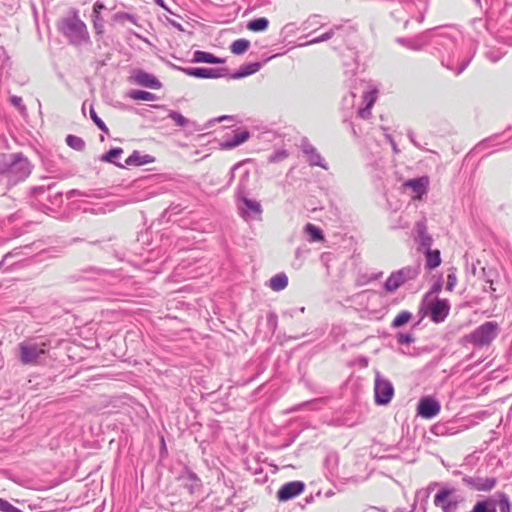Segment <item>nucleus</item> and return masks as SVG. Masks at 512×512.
I'll return each instance as SVG.
<instances>
[{
  "label": "nucleus",
  "mask_w": 512,
  "mask_h": 512,
  "mask_svg": "<svg viewBox=\"0 0 512 512\" xmlns=\"http://www.w3.org/2000/svg\"><path fill=\"white\" fill-rule=\"evenodd\" d=\"M50 348V341H37L27 339L18 344V356L21 364L36 366L47 355Z\"/></svg>",
  "instance_id": "1"
},
{
  "label": "nucleus",
  "mask_w": 512,
  "mask_h": 512,
  "mask_svg": "<svg viewBox=\"0 0 512 512\" xmlns=\"http://www.w3.org/2000/svg\"><path fill=\"white\" fill-rule=\"evenodd\" d=\"M499 325L495 321H488L477 327L466 336L468 342L476 346L489 345L498 335Z\"/></svg>",
  "instance_id": "2"
},
{
  "label": "nucleus",
  "mask_w": 512,
  "mask_h": 512,
  "mask_svg": "<svg viewBox=\"0 0 512 512\" xmlns=\"http://www.w3.org/2000/svg\"><path fill=\"white\" fill-rule=\"evenodd\" d=\"M416 275L417 271L415 269L410 267L402 268L390 274L385 282L384 288L387 292H394L405 282L415 278Z\"/></svg>",
  "instance_id": "3"
},
{
  "label": "nucleus",
  "mask_w": 512,
  "mask_h": 512,
  "mask_svg": "<svg viewBox=\"0 0 512 512\" xmlns=\"http://www.w3.org/2000/svg\"><path fill=\"white\" fill-rule=\"evenodd\" d=\"M375 402L379 405L388 404L393 395L394 388L390 381L383 379L377 374L374 385Z\"/></svg>",
  "instance_id": "4"
},
{
  "label": "nucleus",
  "mask_w": 512,
  "mask_h": 512,
  "mask_svg": "<svg viewBox=\"0 0 512 512\" xmlns=\"http://www.w3.org/2000/svg\"><path fill=\"white\" fill-rule=\"evenodd\" d=\"M130 79L133 83L143 87L151 89H160L162 87L161 82L154 75L143 70H136Z\"/></svg>",
  "instance_id": "5"
},
{
  "label": "nucleus",
  "mask_w": 512,
  "mask_h": 512,
  "mask_svg": "<svg viewBox=\"0 0 512 512\" xmlns=\"http://www.w3.org/2000/svg\"><path fill=\"white\" fill-rule=\"evenodd\" d=\"M431 320L440 323L445 320L450 311V306L445 299H436L429 305Z\"/></svg>",
  "instance_id": "6"
},
{
  "label": "nucleus",
  "mask_w": 512,
  "mask_h": 512,
  "mask_svg": "<svg viewBox=\"0 0 512 512\" xmlns=\"http://www.w3.org/2000/svg\"><path fill=\"white\" fill-rule=\"evenodd\" d=\"M304 483L301 481H292L284 484L277 492V498L280 501L290 500L300 495L304 490Z\"/></svg>",
  "instance_id": "7"
},
{
  "label": "nucleus",
  "mask_w": 512,
  "mask_h": 512,
  "mask_svg": "<svg viewBox=\"0 0 512 512\" xmlns=\"http://www.w3.org/2000/svg\"><path fill=\"white\" fill-rule=\"evenodd\" d=\"M417 410L421 417L431 419L440 412V404L430 397H424L419 401Z\"/></svg>",
  "instance_id": "8"
},
{
  "label": "nucleus",
  "mask_w": 512,
  "mask_h": 512,
  "mask_svg": "<svg viewBox=\"0 0 512 512\" xmlns=\"http://www.w3.org/2000/svg\"><path fill=\"white\" fill-rule=\"evenodd\" d=\"M452 491L442 489L434 497V504L441 507L444 512H450L457 507V501L449 500Z\"/></svg>",
  "instance_id": "9"
},
{
  "label": "nucleus",
  "mask_w": 512,
  "mask_h": 512,
  "mask_svg": "<svg viewBox=\"0 0 512 512\" xmlns=\"http://www.w3.org/2000/svg\"><path fill=\"white\" fill-rule=\"evenodd\" d=\"M249 137L250 134L247 130L238 129L234 131V136L232 138L226 139L221 143V148L225 150L235 148L246 142Z\"/></svg>",
  "instance_id": "10"
},
{
  "label": "nucleus",
  "mask_w": 512,
  "mask_h": 512,
  "mask_svg": "<svg viewBox=\"0 0 512 512\" xmlns=\"http://www.w3.org/2000/svg\"><path fill=\"white\" fill-rule=\"evenodd\" d=\"M184 73L188 76H192L195 78H203V79H211V78H218L220 74L217 70L212 68H202V67H196V68H185L183 69Z\"/></svg>",
  "instance_id": "11"
},
{
  "label": "nucleus",
  "mask_w": 512,
  "mask_h": 512,
  "mask_svg": "<svg viewBox=\"0 0 512 512\" xmlns=\"http://www.w3.org/2000/svg\"><path fill=\"white\" fill-rule=\"evenodd\" d=\"M428 185V178L427 177H421L417 179H411L404 183L405 187H409L412 189V191L415 194L416 199H420L423 194L426 193Z\"/></svg>",
  "instance_id": "12"
},
{
  "label": "nucleus",
  "mask_w": 512,
  "mask_h": 512,
  "mask_svg": "<svg viewBox=\"0 0 512 512\" xmlns=\"http://www.w3.org/2000/svg\"><path fill=\"white\" fill-rule=\"evenodd\" d=\"M193 62L195 63H210L222 64L224 59L214 56L212 53L197 50L193 54Z\"/></svg>",
  "instance_id": "13"
},
{
  "label": "nucleus",
  "mask_w": 512,
  "mask_h": 512,
  "mask_svg": "<svg viewBox=\"0 0 512 512\" xmlns=\"http://www.w3.org/2000/svg\"><path fill=\"white\" fill-rule=\"evenodd\" d=\"M468 512H497L496 500L488 497L477 501Z\"/></svg>",
  "instance_id": "14"
},
{
  "label": "nucleus",
  "mask_w": 512,
  "mask_h": 512,
  "mask_svg": "<svg viewBox=\"0 0 512 512\" xmlns=\"http://www.w3.org/2000/svg\"><path fill=\"white\" fill-rule=\"evenodd\" d=\"M470 483L472 487L478 491H490L495 487L496 480L494 478H476L473 479Z\"/></svg>",
  "instance_id": "15"
},
{
  "label": "nucleus",
  "mask_w": 512,
  "mask_h": 512,
  "mask_svg": "<svg viewBox=\"0 0 512 512\" xmlns=\"http://www.w3.org/2000/svg\"><path fill=\"white\" fill-rule=\"evenodd\" d=\"M288 285V277L283 274H277L273 276L269 281V286L274 291H281Z\"/></svg>",
  "instance_id": "16"
},
{
  "label": "nucleus",
  "mask_w": 512,
  "mask_h": 512,
  "mask_svg": "<svg viewBox=\"0 0 512 512\" xmlns=\"http://www.w3.org/2000/svg\"><path fill=\"white\" fill-rule=\"evenodd\" d=\"M304 231L310 236L311 242H321L324 240L323 231L312 223L306 224Z\"/></svg>",
  "instance_id": "17"
},
{
  "label": "nucleus",
  "mask_w": 512,
  "mask_h": 512,
  "mask_svg": "<svg viewBox=\"0 0 512 512\" xmlns=\"http://www.w3.org/2000/svg\"><path fill=\"white\" fill-rule=\"evenodd\" d=\"M128 97L136 101H154L156 95L143 90H131L128 92Z\"/></svg>",
  "instance_id": "18"
},
{
  "label": "nucleus",
  "mask_w": 512,
  "mask_h": 512,
  "mask_svg": "<svg viewBox=\"0 0 512 512\" xmlns=\"http://www.w3.org/2000/svg\"><path fill=\"white\" fill-rule=\"evenodd\" d=\"M250 47V42L246 39H237L235 40L231 46L230 50L233 54L240 55L245 53Z\"/></svg>",
  "instance_id": "19"
},
{
  "label": "nucleus",
  "mask_w": 512,
  "mask_h": 512,
  "mask_svg": "<svg viewBox=\"0 0 512 512\" xmlns=\"http://www.w3.org/2000/svg\"><path fill=\"white\" fill-rule=\"evenodd\" d=\"M440 263L441 259L439 250H429L427 252V266L433 269L438 267Z\"/></svg>",
  "instance_id": "20"
},
{
  "label": "nucleus",
  "mask_w": 512,
  "mask_h": 512,
  "mask_svg": "<svg viewBox=\"0 0 512 512\" xmlns=\"http://www.w3.org/2000/svg\"><path fill=\"white\" fill-rule=\"evenodd\" d=\"M412 318V314L408 311L400 312L392 321V326L395 328L401 327L408 323Z\"/></svg>",
  "instance_id": "21"
},
{
  "label": "nucleus",
  "mask_w": 512,
  "mask_h": 512,
  "mask_svg": "<svg viewBox=\"0 0 512 512\" xmlns=\"http://www.w3.org/2000/svg\"><path fill=\"white\" fill-rule=\"evenodd\" d=\"M123 154L122 148H113L104 154L101 158L104 162L116 163V160Z\"/></svg>",
  "instance_id": "22"
},
{
  "label": "nucleus",
  "mask_w": 512,
  "mask_h": 512,
  "mask_svg": "<svg viewBox=\"0 0 512 512\" xmlns=\"http://www.w3.org/2000/svg\"><path fill=\"white\" fill-rule=\"evenodd\" d=\"M66 143L68 146L78 151L83 150L85 147V142L80 137L74 135H68Z\"/></svg>",
  "instance_id": "23"
},
{
  "label": "nucleus",
  "mask_w": 512,
  "mask_h": 512,
  "mask_svg": "<svg viewBox=\"0 0 512 512\" xmlns=\"http://www.w3.org/2000/svg\"><path fill=\"white\" fill-rule=\"evenodd\" d=\"M21 170L22 171V174L20 176L21 179L25 178L28 176L29 174V170H28V163L26 160H19V161H16L12 166H11V169H10V172H15L16 170Z\"/></svg>",
  "instance_id": "24"
},
{
  "label": "nucleus",
  "mask_w": 512,
  "mask_h": 512,
  "mask_svg": "<svg viewBox=\"0 0 512 512\" xmlns=\"http://www.w3.org/2000/svg\"><path fill=\"white\" fill-rule=\"evenodd\" d=\"M168 116L177 126L185 127L188 124V119L177 111H170Z\"/></svg>",
  "instance_id": "25"
},
{
  "label": "nucleus",
  "mask_w": 512,
  "mask_h": 512,
  "mask_svg": "<svg viewBox=\"0 0 512 512\" xmlns=\"http://www.w3.org/2000/svg\"><path fill=\"white\" fill-rule=\"evenodd\" d=\"M256 71V64H250L245 68H241L235 75L234 78H242L253 74Z\"/></svg>",
  "instance_id": "26"
},
{
  "label": "nucleus",
  "mask_w": 512,
  "mask_h": 512,
  "mask_svg": "<svg viewBox=\"0 0 512 512\" xmlns=\"http://www.w3.org/2000/svg\"><path fill=\"white\" fill-rule=\"evenodd\" d=\"M501 512H511V503L507 495L501 494L499 498Z\"/></svg>",
  "instance_id": "27"
},
{
  "label": "nucleus",
  "mask_w": 512,
  "mask_h": 512,
  "mask_svg": "<svg viewBox=\"0 0 512 512\" xmlns=\"http://www.w3.org/2000/svg\"><path fill=\"white\" fill-rule=\"evenodd\" d=\"M364 100L366 101V110H369L374 105L377 98V91H369L364 94Z\"/></svg>",
  "instance_id": "28"
},
{
  "label": "nucleus",
  "mask_w": 512,
  "mask_h": 512,
  "mask_svg": "<svg viewBox=\"0 0 512 512\" xmlns=\"http://www.w3.org/2000/svg\"><path fill=\"white\" fill-rule=\"evenodd\" d=\"M0 511L2 512H22L8 501L0 498Z\"/></svg>",
  "instance_id": "29"
},
{
  "label": "nucleus",
  "mask_w": 512,
  "mask_h": 512,
  "mask_svg": "<svg viewBox=\"0 0 512 512\" xmlns=\"http://www.w3.org/2000/svg\"><path fill=\"white\" fill-rule=\"evenodd\" d=\"M90 116L100 130L107 132L108 129L105 123L99 118L94 109H90Z\"/></svg>",
  "instance_id": "30"
},
{
  "label": "nucleus",
  "mask_w": 512,
  "mask_h": 512,
  "mask_svg": "<svg viewBox=\"0 0 512 512\" xmlns=\"http://www.w3.org/2000/svg\"><path fill=\"white\" fill-rule=\"evenodd\" d=\"M457 285V277L454 273H449L447 275V284H446V290L451 292Z\"/></svg>",
  "instance_id": "31"
},
{
  "label": "nucleus",
  "mask_w": 512,
  "mask_h": 512,
  "mask_svg": "<svg viewBox=\"0 0 512 512\" xmlns=\"http://www.w3.org/2000/svg\"><path fill=\"white\" fill-rule=\"evenodd\" d=\"M103 9H106V5L101 2V1H96L93 5V12L96 16L97 19H100V12L103 10Z\"/></svg>",
  "instance_id": "32"
},
{
  "label": "nucleus",
  "mask_w": 512,
  "mask_h": 512,
  "mask_svg": "<svg viewBox=\"0 0 512 512\" xmlns=\"http://www.w3.org/2000/svg\"><path fill=\"white\" fill-rule=\"evenodd\" d=\"M10 102H11V104L13 106H15L16 108H18L20 110H24L25 109V106L23 105V100L19 96H12L10 98Z\"/></svg>",
  "instance_id": "33"
},
{
  "label": "nucleus",
  "mask_w": 512,
  "mask_h": 512,
  "mask_svg": "<svg viewBox=\"0 0 512 512\" xmlns=\"http://www.w3.org/2000/svg\"><path fill=\"white\" fill-rule=\"evenodd\" d=\"M268 26V20L266 18H258V31H263Z\"/></svg>",
  "instance_id": "34"
},
{
  "label": "nucleus",
  "mask_w": 512,
  "mask_h": 512,
  "mask_svg": "<svg viewBox=\"0 0 512 512\" xmlns=\"http://www.w3.org/2000/svg\"><path fill=\"white\" fill-rule=\"evenodd\" d=\"M243 202L247 206L248 210H251L252 212L256 211V205L254 204L253 201H251L247 198H243Z\"/></svg>",
  "instance_id": "35"
},
{
  "label": "nucleus",
  "mask_w": 512,
  "mask_h": 512,
  "mask_svg": "<svg viewBox=\"0 0 512 512\" xmlns=\"http://www.w3.org/2000/svg\"><path fill=\"white\" fill-rule=\"evenodd\" d=\"M331 36H332V33L322 34L320 37L312 40L311 43H318V42H321V41L328 40L329 38H331Z\"/></svg>",
  "instance_id": "36"
},
{
  "label": "nucleus",
  "mask_w": 512,
  "mask_h": 512,
  "mask_svg": "<svg viewBox=\"0 0 512 512\" xmlns=\"http://www.w3.org/2000/svg\"><path fill=\"white\" fill-rule=\"evenodd\" d=\"M115 19H118V20H129L131 21L132 20V16L127 14V13H118L115 15Z\"/></svg>",
  "instance_id": "37"
},
{
  "label": "nucleus",
  "mask_w": 512,
  "mask_h": 512,
  "mask_svg": "<svg viewBox=\"0 0 512 512\" xmlns=\"http://www.w3.org/2000/svg\"><path fill=\"white\" fill-rule=\"evenodd\" d=\"M94 27L96 29H98L99 32L102 31L103 25H102V18L101 17H100V19H97L96 16L94 17Z\"/></svg>",
  "instance_id": "38"
},
{
  "label": "nucleus",
  "mask_w": 512,
  "mask_h": 512,
  "mask_svg": "<svg viewBox=\"0 0 512 512\" xmlns=\"http://www.w3.org/2000/svg\"><path fill=\"white\" fill-rule=\"evenodd\" d=\"M248 28L252 31H256V20H251L249 23H248Z\"/></svg>",
  "instance_id": "39"
},
{
  "label": "nucleus",
  "mask_w": 512,
  "mask_h": 512,
  "mask_svg": "<svg viewBox=\"0 0 512 512\" xmlns=\"http://www.w3.org/2000/svg\"><path fill=\"white\" fill-rule=\"evenodd\" d=\"M440 291H441V284H440V283H438V284H436V285H434V286H433V288H432V290H431V292H430V293H438V292H440Z\"/></svg>",
  "instance_id": "40"
},
{
  "label": "nucleus",
  "mask_w": 512,
  "mask_h": 512,
  "mask_svg": "<svg viewBox=\"0 0 512 512\" xmlns=\"http://www.w3.org/2000/svg\"><path fill=\"white\" fill-rule=\"evenodd\" d=\"M241 210H242V215H243V217H244L246 220H248V219H249V216H250V214H249L248 210H245V209H243V208H241Z\"/></svg>",
  "instance_id": "41"
},
{
  "label": "nucleus",
  "mask_w": 512,
  "mask_h": 512,
  "mask_svg": "<svg viewBox=\"0 0 512 512\" xmlns=\"http://www.w3.org/2000/svg\"><path fill=\"white\" fill-rule=\"evenodd\" d=\"M226 119H232V117H231V116H221V117H219V118L217 119V121H218V122H222V121H224V120H226Z\"/></svg>",
  "instance_id": "42"
},
{
  "label": "nucleus",
  "mask_w": 512,
  "mask_h": 512,
  "mask_svg": "<svg viewBox=\"0 0 512 512\" xmlns=\"http://www.w3.org/2000/svg\"><path fill=\"white\" fill-rule=\"evenodd\" d=\"M76 26H78L80 29L85 28V24L83 22H81V21H78Z\"/></svg>",
  "instance_id": "43"
},
{
  "label": "nucleus",
  "mask_w": 512,
  "mask_h": 512,
  "mask_svg": "<svg viewBox=\"0 0 512 512\" xmlns=\"http://www.w3.org/2000/svg\"><path fill=\"white\" fill-rule=\"evenodd\" d=\"M116 7V0H112V6L111 9H114Z\"/></svg>",
  "instance_id": "44"
},
{
  "label": "nucleus",
  "mask_w": 512,
  "mask_h": 512,
  "mask_svg": "<svg viewBox=\"0 0 512 512\" xmlns=\"http://www.w3.org/2000/svg\"><path fill=\"white\" fill-rule=\"evenodd\" d=\"M156 1H157V3H160L162 0H156Z\"/></svg>",
  "instance_id": "45"
}]
</instances>
